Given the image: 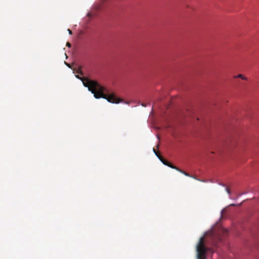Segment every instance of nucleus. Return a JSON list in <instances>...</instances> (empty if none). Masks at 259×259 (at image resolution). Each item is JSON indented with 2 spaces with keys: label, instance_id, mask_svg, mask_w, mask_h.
Wrapping results in <instances>:
<instances>
[{
  "label": "nucleus",
  "instance_id": "nucleus-4",
  "mask_svg": "<svg viewBox=\"0 0 259 259\" xmlns=\"http://www.w3.org/2000/svg\"><path fill=\"white\" fill-rule=\"evenodd\" d=\"M74 72L78 74H80L81 75H83V72L81 71V67H79L77 69H73Z\"/></svg>",
  "mask_w": 259,
  "mask_h": 259
},
{
  "label": "nucleus",
  "instance_id": "nucleus-7",
  "mask_svg": "<svg viewBox=\"0 0 259 259\" xmlns=\"http://www.w3.org/2000/svg\"><path fill=\"white\" fill-rule=\"evenodd\" d=\"M226 191L229 195L231 194V191L228 187L226 188Z\"/></svg>",
  "mask_w": 259,
  "mask_h": 259
},
{
  "label": "nucleus",
  "instance_id": "nucleus-3",
  "mask_svg": "<svg viewBox=\"0 0 259 259\" xmlns=\"http://www.w3.org/2000/svg\"><path fill=\"white\" fill-rule=\"evenodd\" d=\"M158 158H159V159L161 161V162L163 164H164V165H166V166H168V167H170L171 168H173V169H175L178 170V171H179L180 172L184 174L186 176L191 177V178H193L194 179H196V178L195 177L191 176L188 173H187V172H185V171L180 169L179 168H178L177 166H176L174 165L173 164H172L171 163H170L169 162H168L166 160L164 159L161 155H158Z\"/></svg>",
  "mask_w": 259,
  "mask_h": 259
},
{
  "label": "nucleus",
  "instance_id": "nucleus-11",
  "mask_svg": "<svg viewBox=\"0 0 259 259\" xmlns=\"http://www.w3.org/2000/svg\"><path fill=\"white\" fill-rule=\"evenodd\" d=\"M142 105L143 106H144V107H146V105H145V104H143V103H142Z\"/></svg>",
  "mask_w": 259,
  "mask_h": 259
},
{
  "label": "nucleus",
  "instance_id": "nucleus-8",
  "mask_svg": "<svg viewBox=\"0 0 259 259\" xmlns=\"http://www.w3.org/2000/svg\"><path fill=\"white\" fill-rule=\"evenodd\" d=\"M68 31L69 33V34H72V31L69 29H68Z\"/></svg>",
  "mask_w": 259,
  "mask_h": 259
},
{
  "label": "nucleus",
  "instance_id": "nucleus-10",
  "mask_svg": "<svg viewBox=\"0 0 259 259\" xmlns=\"http://www.w3.org/2000/svg\"><path fill=\"white\" fill-rule=\"evenodd\" d=\"M220 185L222 186L223 187H226V185L224 184H220Z\"/></svg>",
  "mask_w": 259,
  "mask_h": 259
},
{
  "label": "nucleus",
  "instance_id": "nucleus-12",
  "mask_svg": "<svg viewBox=\"0 0 259 259\" xmlns=\"http://www.w3.org/2000/svg\"><path fill=\"white\" fill-rule=\"evenodd\" d=\"M67 66H68V67H70V65H69V64L67 65Z\"/></svg>",
  "mask_w": 259,
  "mask_h": 259
},
{
  "label": "nucleus",
  "instance_id": "nucleus-9",
  "mask_svg": "<svg viewBox=\"0 0 259 259\" xmlns=\"http://www.w3.org/2000/svg\"><path fill=\"white\" fill-rule=\"evenodd\" d=\"M67 46H68L69 47H71V44L69 42H67Z\"/></svg>",
  "mask_w": 259,
  "mask_h": 259
},
{
  "label": "nucleus",
  "instance_id": "nucleus-1",
  "mask_svg": "<svg viewBox=\"0 0 259 259\" xmlns=\"http://www.w3.org/2000/svg\"><path fill=\"white\" fill-rule=\"evenodd\" d=\"M76 77L82 81L83 85L88 88L89 91L94 94L95 98H104L112 103L117 104L123 102L122 99L118 98L113 93H110L105 87L101 85L97 81L84 77H81L78 75H76Z\"/></svg>",
  "mask_w": 259,
  "mask_h": 259
},
{
  "label": "nucleus",
  "instance_id": "nucleus-6",
  "mask_svg": "<svg viewBox=\"0 0 259 259\" xmlns=\"http://www.w3.org/2000/svg\"><path fill=\"white\" fill-rule=\"evenodd\" d=\"M153 152L157 157L158 155H160L159 153L157 151H156L154 148H153Z\"/></svg>",
  "mask_w": 259,
  "mask_h": 259
},
{
  "label": "nucleus",
  "instance_id": "nucleus-2",
  "mask_svg": "<svg viewBox=\"0 0 259 259\" xmlns=\"http://www.w3.org/2000/svg\"><path fill=\"white\" fill-rule=\"evenodd\" d=\"M210 249L206 247L204 244V238L201 237L196 246L197 258L205 259L206 257V253Z\"/></svg>",
  "mask_w": 259,
  "mask_h": 259
},
{
  "label": "nucleus",
  "instance_id": "nucleus-5",
  "mask_svg": "<svg viewBox=\"0 0 259 259\" xmlns=\"http://www.w3.org/2000/svg\"><path fill=\"white\" fill-rule=\"evenodd\" d=\"M235 77L240 78L242 79L245 80L247 79L246 77L243 76V75H242L241 74H238L237 76H235Z\"/></svg>",
  "mask_w": 259,
  "mask_h": 259
}]
</instances>
